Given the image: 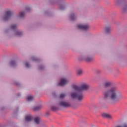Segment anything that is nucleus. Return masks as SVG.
Wrapping results in <instances>:
<instances>
[{
	"instance_id": "nucleus-16",
	"label": "nucleus",
	"mask_w": 127,
	"mask_h": 127,
	"mask_svg": "<svg viewBox=\"0 0 127 127\" xmlns=\"http://www.w3.org/2000/svg\"><path fill=\"white\" fill-rule=\"evenodd\" d=\"M42 107L41 106H37L33 108V111L34 112H36L37 111H39V110H40V109H41Z\"/></svg>"
},
{
	"instance_id": "nucleus-15",
	"label": "nucleus",
	"mask_w": 127,
	"mask_h": 127,
	"mask_svg": "<svg viewBox=\"0 0 127 127\" xmlns=\"http://www.w3.org/2000/svg\"><path fill=\"white\" fill-rule=\"evenodd\" d=\"M105 30L106 33H110L111 32V28L110 27H106L105 28Z\"/></svg>"
},
{
	"instance_id": "nucleus-24",
	"label": "nucleus",
	"mask_w": 127,
	"mask_h": 127,
	"mask_svg": "<svg viewBox=\"0 0 127 127\" xmlns=\"http://www.w3.org/2000/svg\"><path fill=\"white\" fill-rule=\"evenodd\" d=\"M64 8H65V6H63V5H62L60 7V9H64Z\"/></svg>"
},
{
	"instance_id": "nucleus-7",
	"label": "nucleus",
	"mask_w": 127,
	"mask_h": 127,
	"mask_svg": "<svg viewBox=\"0 0 127 127\" xmlns=\"http://www.w3.org/2000/svg\"><path fill=\"white\" fill-rule=\"evenodd\" d=\"M59 105L61 107H64V108H68V107H70V104L64 101H60Z\"/></svg>"
},
{
	"instance_id": "nucleus-9",
	"label": "nucleus",
	"mask_w": 127,
	"mask_h": 127,
	"mask_svg": "<svg viewBox=\"0 0 127 127\" xmlns=\"http://www.w3.org/2000/svg\"><path fill=\"white\" fill-rule=\"evenodd\" d=\"M71 20H75L77 17L75 16L74 13H71L69 16Z\"/></svg>"
},
{
	"instance_id": "nucleus-12",
	"label": "nucleus",
	"mask_w": 127,
	"mask_h": 127,
	"mask_svg": "<svg viewBox=\"0 0 127 127\" xmlns=\"http://www.w3.org/2000/svg\"><path fill=\"white\" fill-rule=\"evenodd\" d=\"M76 74L78 76H81L82 74H83V70L82 69H78L76 71Z\"/></svg>"
},
{
	"instance_id": "nucleus-25",
	"label": "nucleus",
	"mask_w": 127,
	"mask_h": 127,
	"mask_svg": "<svg viewBox=\"0 0 127 127\" xmlns=\"http://www.w3.org/2000/svg\"><path fill=\"white\" fill-rule=\"evenodd\" d=\"M127 9V5H125L123 8V11H126V10Z\"/></svg>"
},
{
	"instance_id": "nucleus-1",
	"label": "nucleus",
	"mask_w": 127,
	"mask_h": 127,
	"mask_svg": "<svg viewBox=\"0 0 127 127\" xmlns=\"http://www.w3.org/2000/svg\"><path fill=\"white\" fill-rule=\"evenodd\" d=\"M89 89V85L86 83H83L80 87L77 85H73L72 92L70 94L72 99H77L78 101H82L84 99V95L82 91H86Z\"/></svg>"
},
{
	"instance_id": "nucleus-23",
	"label": "nucleus",
	"mask_w": 127,
	"mask_h": 127,
	"mask_svg": "<svg viewBox=\"0 0 127 127\" xmlns=\"http://www.w3.org/2000/svg\"><path fill=\"white\" fill-rule=\"evenodd\" d=\"M120 2H121V0H117L116 1V4H119V3H120Z\"/></svg>"
},
{
	"instance_id": "nucleus-19",
	"label": "nucleus",
	"mask_w": 127,
	"mask_h": 127,
	"mask_svg": "<svg viewBox=\"0 0 127 127\" xmlns=\"http://www.w3.org/2000/svg\"><path fill=\"white\" fill-rule=\"evenodd\" d=\"M16 27H17V26L16 25L12 24L11 25V29H12L13 30H14V29H16Z\"/></svg>"
},
{
	"instance_id": "nucleus-14",
	"label": "nucleus",
	"mask_w": 127,
	"mask_h": 127,
	"mask_svg": "<svg viewBox=\"0 0 127 127\" xmlns=\"http://www.w3.org/2000/svg\"><path fill=\"white\" fill-rule=\"evenodd\" d=\"M66 95H67V93H62L60 95V98L64 99V98L66 97Z\"/></svg>"
},
{
	"instance_id": "nucleus-18",
	"label": "nucleus",
	"mask_w": 127,
	"mask_h": 127,
	"mask_svg": "<svg viewBox=\"0 0 127 127\" xmlns=\"http://www.w3.org/2000/svg\"><path fill=\"white\" fill-rule=\"evenodd\" d=\"M10 64L11 65V66H15V65H16V62H15V61H11Z\"/></svg>"
},
{
	"instance_id": "nucleus-26",
	"label": "nucleus",
	"mask_w": 127,
	"mask_h": 127,
	"mask_svg": "<svg viewBox=\"0 0 127 127\" xmlns=\"http://www.w3.org/2000/svg\"><path fill=\"white\" fill-rule=\"evenodd\" d=\"M25 66H26V67H27V68H29V67L30 66L29 64H28V63H26L25 64Z\"/></svg>"
},
{
	"instance_id": "nucleus-10",
	"label": "nucleus",
	"mask_w": 127,
	"mask_h": 127,
	"mask_svg": "<svg viewBox=\"0 0 127 127\" xmlns=\"http://www.w3.org/2000/svg\"><path fill=\"white\" fill-rule=\"evenodd\" d=\"M102 117L103 118H107L108 119H112V116L111 115H110V114H108L106 113L103 114Z\"/></svg>"
},
{
	"instance_id": "nucleus-3",
	"label": "nucleus",
	"mask_w": 127,
	"mask_h": 127,
	"mask_svg": "<svg viewBox=\"0 0 127 127\" xmlns=\"http://www.w3.org/2000/svg\"><path fill=\"white\" fill-rule=\"evenodd\" d=\"M112 85V82L111 81H106L103 85L104 91L103 94L104 96V99H107L109 95H111V90L114 87L110 88V87Z\"/></svg>"
},
{
	"instance_id": "nucleus-6",
	"label": "nucleus",
	"mask_w": 127,
	"mask_h": 127,
	"mask_svg": "<svg viewBox=\"0 0 127 127\" xmlns=\"http://www.w3.org/2000/svg\"><path fill=\"white\" fill-rule=\"evenodd\" d=\"M69 83V80L66 78H63L61 80L60 82L59 83V86H65Z\"/></svg>"
},
{
	"instance_id": "nucleus-13",
	"label": "nucleus",
	"mask_w": 127,
	"mask_h": 127,
	"mask_svg": "<svg viewBox=\"0 0 127 127\" xmlns=\"http://www.w3.org/2000/svg\"><path fill=\"white\" fill-rule=\"evenodd\" d=\"M34 122L35 124H36L37 125H38V124L40 123V118H39V117L35 118L34 119Z\"/></svg>"
},
{
	"instance_id": "nucleus-20",
	"label": "nucleus",
	"mask_w": 127,
	"mask_h": 127,
	"mask_svg": "<svg viewBox=\"0 0 127 127\" xmlns=\"http://www.w3.org/2000/svg\"><path fill=\"white\" fill-rule=\"evenodd\" d=\"M25 13L24 12H21L19 14V17H23L24 16Z\"/></svg>"
},
{
	"instance_id": "nucleus-22",
	"label": "nucleus",
	"mask_w": 127,
	"mask_h": 127,
	"mask_svg": "<svg viewBox=\"0 0 127 127\" xmlns=\"http://www.w3.org/2000/svg\"><path fill=\"white\" fill-rule=\"evenodd\" d=\"M22 34V33L21 32L18 31L16 33V35H18L19 36H20V35H21Z\"/></svg>"
},
{
	"instance_id": "nucleus-28",
	"label": "nucleus",
	"mask_w": 127,
	"mask_h": 127,
	"mask_svg": "<svg viewBox=\"0 0 127 127\" xmlns=\"http://www.w3.org/2000/svg\"><path fill=\"white\" fill-rule=\"evenodd\" d=\"M52 109L53 110V111H56V108H55V107H53L52 108Z\"/></svg>"
},
{
	"instance_id": "nucleus-5",
	"label": "nucleus",
	"mask_w": 127,
	"mask_h": 127,
	"mask_svg": "<svg viewBox=\"0 0 127 127\" xmlns=\"http://www.w3.org/2000/svg\"><path fill=\"white\" fill-rule=\"evenodd\" d=\"M77 28L79 29H82V30H88L89 29V25H83V24H79L77 25Z\"/></svg>"
},
{
	"instance_id": "nucleus-27",
	"label": "nucleus",
	"mask_w": 127,
	"mask_h": 127,
	"mask_svg": "<svg viewBox=\"0 0 127 127\" xmlns=\"http://www.w3.org/2000/svg\"><path fill=\"white\" fill-rule=\"evenodd\" d=\"M29 10H30V7H28L25 9V11H29Z\"/></svg>"
},
{
	"instance_id": "nucleus-2",
	"label": "nucleus",
	"mask_w": 127,
	"mask_h": 127,
	"mask_svg": "<svg viewBox=\"0 0 127 127\" xmlns=\"http://www.w3.org/2000/svg\"><path fill=\"white\" fill-rule=\"evenodd\" d=\"M123 99L124 96L122 94L121 92L118 90V88L116 87H113L111 90V94L107 98L108 100H112L115 102L121 101V100H123Z\"/></svg>"
},
{
	"instance_id": "nucleus-8",
	"label": "nucleus",
	"mask_w": 127,
	"mask_h": 127,
	"mask_svg": "<svg viewBox=\"0 0 127 127\" xmlns=\"http://www.w3.org/2000/svg\"><path fill=\"white\" fill-rule=\"evenodd\" d=\"M33 120L32 116H27L25 117V122L29 123V122H31Z\"/></svg>"
},
{
	"instance_id": "nucleus-4",
	"label": "nucleus",
	"mask_w": 127,
	"mask_h": 127,
	"mask_svg": "<svg viewBox=\"0 0 127 127\" xmlns=\"http://www.w3.org/2000/svg\"><path fill=\"white\" fill-rule=\"evenodd\" d=\"M12 12L11 11H7L5 12V14L2 17L3 20H8L11 17Z\"/></svg>"
},
{
	"instance_id": "nucleus-21",
	"label": "nucleus",
	"mask_w": 127,
	"mask_h": 127,
	"mask_svg": "<svg viewBox=\"0 0 127 127\" xmlns=\"http://www.w3.org/2000/svg\"><path fill=\"white\" fill-rule=\"evenodd\" d=\"M116 127H127V123H125L122 126H117Z\"/></svg>"
},
{
	"instance_id": "nucleus-17",
	"label": "nucleus",
	"mask_w": 127,
	"mask_h": 127,
	"mask_svg": "<svg viewBox=\"0 0 127 127\" xmlns=\"http://www.w3.org/2000/svg\"><path fill=\"white\" fill-rule=\"evenodd\" d=\"M33 99H34V97H33V96H29L27 97V100L29 102H30V101H32V100H33Z\"/></svg>"
},
{
	"instance_id": "nucleus-11",
	"label": "nucleus",
	"mask_w": 127,
	"mask_h": 127,
	"mask_svg": "<svg viewBox=\"0 0 127 127\" xmlns=\"http://www.w3.org/2000/svg\"><path fill=\"white\" fill-rule=\"evenodd\" d=\"M84 60H85L86 62H91V61L93 60V58L90 57H86L84 58Z\"/></svg>"
}]
</instances>
